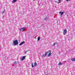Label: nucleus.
Wrapping results in <instances>:
<instances>
[{"mask_svg":"<svg viewBox=\"0 0 75 75\" xmlns=\"http://www.w3.org/2000/svg\"><path fill=\"white\" fill-rule=\"evenodd\" d=\"M30 51V50H27L26 51H25L24 52V54H26V53H27V52L28 51Z\"/></svg>","mask_w":75,"mask_h":75,"instance_id":"obj_10","label":"nucleus"},{"mask_svg":"<svg viewBox=\"0 0 75 75\" xmlns=\"http://www.w3.org/2000/svg\"><path fill=\"white\" fill-rule=\"evenodd\" d=\"M35 0H33L34 1H35Z\"/></svg>","mask_w":75,"mask_h":75,"instance_id":"obj_26","label":"nucleus"},{"mask_svg":"<svg viewBox=\"0 0 75 75\" xmlns=\"http://www.w3.org/2000/svg\"><path fill=\"white\" fill-rule=\"evenodd\" d=\"M40 40V36H39L38 38V41H39Z\"/></svg>","mask_w":75,"mask_h":75,"instance_id":"obj_16","label":"nucleus"},{"mask_svg":"<svg viewBox=\"0 0 75 75\" xmlns=\"http://www.w3.org/2000/svg\"><path fill=\"white\" fill-rule=\"evenodd\" d=\"M61 0H58V4H59V3H60L61 2Z\"/></svg>","mask_w":75,"mask_h":75,"instance_id":"obj_12","label":"nucleus"},{"mask_svg":"<svg viewBox=\"0 0 75 75\" xmlns=\"http://www.w3.org/2000/svg\"><path fill=\"white\" fill-rule=\"evenodd\" d=\"M45 57H46V56L45 55V54H43L42 55V57L45 58Z\"/></svg>","mask_w":75,"mask_h":75,"instance_id":"obj_15","label":"nucleus"},{"mask_svg":"<svg viewBox=\"0 0 75 75\" xmlns=\"http://www.w3.org/2000/svg\"><path fill=\"white\" fill-rule=\"evenodd\" d=\"M25 29H26V28H20V31H22V32H23V31H24V30H25Z\"/></svg>","mask_w":75,"mask_h":75,"instance_id":"obj_3","label":"nucleus"},{"mask_svg":"<svg viewBox=\"0 0 75 75\" xmlns=\"http://www.w3.org/2000/svg\"><path fill=\"white\" fill-rule=\"evenodd\" d=\"M3 11H4V12L5 11V9H4V10Z\"/></svg>","mask_w":75,"mask_h":75,"instance_id":"obj_24","label":"nucleus"},{"mask_svg":"<svg viewBox=\"0 0 75 75\" xmlns=\"http://www.w3.org/2000/svg\"><path fill=\"white\" fill-rule=\"evenodd\" d=\"M51 55V52H50L47 55V57H50Z\"/></svg>","mask_w":75,"mask_h":75,"instance_id":"obj_9","label":"nucleus"},{"mask_svg":"<svg viewBox=\"0 0 75 75\" xmlns=\"http://www.w3.org/2000/svg\"><path fill=\"white\" fill-rule=\"evenodd\" d=\"M51 52V51H50V50H49V51H47V53H48V52Z\"/></svg>","mask_w":75,"mask_h":75,"instance_id":"obj_20","label":"nucleus"},{"mask_svg":"<svg viewBox=\"0 0 75 75\" xmlns=\"http://www.w3.org/2000/svg\"><path fill=\"white\" fill-rule=\"evenodd\" d=\"M16 1H17V0H13L12 1V3H16Z\"/></svg>","mask_w":75,"mask_h":75,"instance_id":"obj_8","label":"nucleus"},{"mask_svg":"<svg viewBox=\"0 0 75 75\" xmlns=\"http://www.w3.org/2000/svg\"><path fill=\"white\" fill-rule=\"evenodd\" d=\"M18 41H20V39H19V40H18Z\"/></svg>","mask_w":75,"mask_h":75,"instance_id":"obj_25","label":"nucleus"},{"mask_svg":"<svg viewBox=\"0 0 75 75\" xmlns=\"http://www.w3.org/2000/svg\"><path fill=\"white\" fill-rule=\"evenodd\" d=\"M17 64V62H15L14 63V65H16V64Z\"/></svg>","mask_w":75,"mask_h":75,"instance_id":"obj_17","label":"nucleus"},{"mask_svg":"<svg viewBox=\"0 0 75 75\" xmlns=\"http://www.w3.org/2000/svg\"><path fill=\"white\" fill-rule=\"evenodd\" d=\"M23 44H25V42L23 41L21 42L20 44L19 45H22Z\"/></svg>","mask_w":75,"mask_h":75,"instance_id":"obj_5","label":"nucleus"},{"mask_svg":"<svg viewBox=\"0 0 75 75\" xmlns=\"http://www.w3.org/2000/svg\"><path fill=\"white\" fill-rule=\"evenodd\" d=\"M67 29H65L63 32L64 35H65V34H67Z\"/></svg>","mask_w":75,"mask_h":75,"instance_id":"obj_4","label":"nucleus"},{"mask_svg":"<svg viewBox=\"0 0 75 75\" xmlns=\"http://www.w3.org/2000/svg\"><path fill=\"white\" fill-rule=\"evenodd\" d=\"M64 11H63L62 13H61V15H60L61 16V15H62V14H64Z\"/></svg>","mask_w":75,"mask_h":75,"instance_id":"obj_18","label":"nucleus"},{"mask_svg":"<svg viewBox=\"0 0 75 75\" xmlns=\"http://www.w3.org/2000/svg\"><path fill=\"white\" fill-rule=\"evenodd\" d=\"M4 13V12L3 11V12H2V13H3H3Z\"/></svg>","mask_w":75,"mask_h":75,"instance_id":"obj_22","label":"nucleus"},{"mask_svg":"<svg viewBox=\"0 0 75 75\" xmlns=\"http://www.w3.org/2000/svg\"><path fill=\"white\" fill-rule=\"evenodd\" d=\"M37 65V62H35V64H34V65H33V64L32 63V68H33V67H36V66Z\"/></svg>","mask_w":75,"mask_h":75,"instance_id":"obj_2","label":"nucleus"},{"mask_svg":"<svg viewBox=\"0 0 75 75\" xmlns=\"http://www.w3.org/2000/svg\"><path fill=\"white\" fill-rule=\"evenodd\" d=\"M55 2H56V1H55Z\"/></svg>","mask_w":75,"mask_h":75,"instance_id":"obj_27","label":"nucleus"},{"mask_svg":"<svg viewBox=\"0 0 75 75\" xmlns=\"http://www.w3.org/2000/svg\"><path fill=\"white\" fill-rule=\"evenodd\" d=\"M25 56H23L21 59V61H23V60H24V59H25Z\"/></svg>","mask_w":75,"mask_h":75,"instance_id":"obj_6","label":"nucleus"},{"mask_svg":"<svg viewBox=\"0 0 75 75\" xmlns=\"http://www.w3.org/2000/svg\"><path fill=\"white\" fill-rule=\"evenodd\" d=\"M62 65V63L61 62H59L58 64V65Z\"/></svg>","mask_w":75,"mask_h":75,"instance_id":"obj_11","label":"nucleus"},{"mask_svg":"<svg viewBox=\"0 0 75 75\" xmlns=\"http://www.w3.org/2000/svg\"><path fill=\"white\" fill-rule=\"evenodd\" d=\"M71 61H75V58H73L71 59Z\"/></svg>","mask_w":75,"mask_h":75,"instance_id":"obj_14","label":"nucleus"},{"mask_svg":"<svg viewBox=\"0 0 75 75\" xmlns=\"http://www.w3.org/2000/svg\"><path fill=\"white\" fill-rule=\"evenodd\" d=\"M57 44H58V42H56V43H55L52 46H54V45H57Z\"/></svg>","mask_w":75,"mask_h":75,"instance_id":"obj_7","label":"nucleus"},{"mask_svg":"<svg viewBox=\"0 0 75 75\" xmlns=\"http://www.w3.org/2000/svg\"><path fill=\"white\" fill-rule=\"evenodd\" d=\"M71 0H67V1H70Z\"/></svg>","mask_w":75,"mask_h":75,"instance_id":"obj_21","label":"nucleus"},{"mask_svg":"<svg viewBox=\"0 0 75 75\" xmlns=\"http://www.w3.org/2000/svg\"><path fill=\"white\" fill-rule=\"evenodd\" d=\"M13 45L15 46L16 45H17L18 44V42L17 40H14L13 43Z\"/></svg>","mask_w":75,"mask_h":75,"instance_id":"obj_1","label":"nucleus"},{"mask_svg":"<svg viewBox=\"0 0 75 75\" xmlns=\"http://www.w3.org/2000/svg\"><path fill=\"white\" fill-rule=\"evenodd\" d=\"M59 14H61V12H59Z\"/></svg>","mask_w":75,"mask_h":75,"instance_id":"obj_23","label":"nucleus"},{"mask_svg":"<svg viewBox=\"0 0 75 75\" xmlns=\"http://www.w3.org/2000/svg\"><path fill=\"white\" fill-rule=\"evenodd\" d=\"M48 54L47 52H45V53L44 54L46 56L47 55V54Z\"/></svg>","mask_w":75,"mask_h":75,"instance_id":"obj_13","label":"nucleus"},{"mask_svg":"<svg viewBox=\"0 0 75 75\" xmlns=\"http://www.w3.org/2000/svg\"><path fill=\"white\" fill-rule=\"evenodd\" d=\"M44 20H48V18L47 17H46L44 19Z\"/></svg>","mask_w":75,"mask_h":75,"instance_id":"obj_19","label":"nucleus"}]
</instances>
